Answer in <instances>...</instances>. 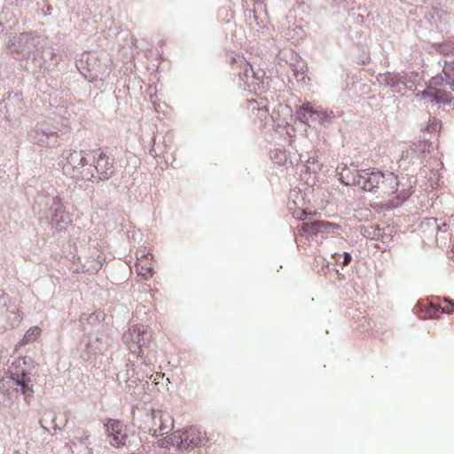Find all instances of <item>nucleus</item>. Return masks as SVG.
<instances>
[{"mask_svg": "<svg viewBox=\"0 0 454 454\" xmlns=\"http://www.w3.org/2000/svg\"><path fill=\"white\" fill-rule=\"evenodd\" d=\"M82 167H84L86 164H87V159L85 157H81L80 159V163H79Z\"/></svg>", "mask_w": 454, "mask_h": 454, "instance_id": "6ab92c4d", "label": "nucleus"}, {"mask_svg": "<svg viewBox=\"0 0 454 454\" xmlns=\"http://www.w3.org/2000/svg\"><path fill=\"white\" fill-rule=\"evenodd\" d=\"M42 330L38 326L30 327L25 333L21 342L23 345L35 341L39 338Z\"/></svg>", "mask_w": 454, "mask_h": 454, "instance_id": "ddd939ff", "label": "nucleus"}, {"mask_svg": "<svg viewBox=\"0 0 454 454\" xmlns=\"http://www.w3.org/2000/svg\"><path fill=\"white\" fill-rule=\"evenodd\" d=\"M429 221H432L434 223H436V220L435 219H430Z\"/></svg>", "mask_w": 454, "mask_h": 454, "instance_id": "4be33fe9", "label": "nucleus"}, {"mask_svg": "<svg viewBox=\"0 0 454 454\" xmlns=\"http://www.w3.org/2000/svg\"><path fill=\"white\" fill-rule=\"evenodd\" d=\"M323 228H337V224L327 221L303 223L301 224V231L308 234H317L323 232Z\"/></svg>", "mask_w": 454, "mask_h": 454, "instance_id": "6e6552de", "label": "nucleus"}, {"mask_svg": "<svg viewBox=\"0 0 454 454\" xmlns=\"http://www.w3.org/2000/svg\"><path fill=\"white\" fill-rule=\"evenodd\" d=\"M105 426L109 442L112 446L120 448L127 444L129 442V430L122 421L107 419Z\"/></svg>", "mask_w": 454, "mask_h": 454, "instance_id": "20e7f679", "label": "nucleus"}, {"mask_svg": "<svg viewBox=\"0 0 454 454\" xmlns=\"http://www.w3.org/2000/svg\"><path fill=\"white\" fill-rule=\"evenodd\" d=\"M351 255L349 253H344V259H343V262L342 264L345 266V265H348L350 262H351Z\"/></svg>", "mask_w": 454, "mask_h": 454, "instance_id": "f3484780", "label": "nucleus"}, {"mask_svg": "<svg viewBox=\"0 0 454 454\" xmlns=\"http://www.w3.org/2000/svg\"><path fill=\"white\" fill-rule=\"evenodd\" d=\"M437 228H438V230H440V231H441V230H442V231H447L448 225H447L446 223H443V224H442V227H437Z\"/></svg>", "mask_w": 454, "mask_h": 454, "instance_id": "aec40b11", "label": "nucleus"}, {"mask_svg": "<svg viewBox=\"0 0 454 454\" xmlns=\"http://www.w3.org/2000/svg\"><path fill=\"white\" fill-rule=\"evenodd\" d=\"M129 338H130L131 340L139 345L141 340L140 328L137 326H133L132 328H130L128 333L124 335V339L127 343L129 342Z\"/></svg>", "mask_w": 454, "mask_h": 454, "instance_id": "4468645a", "label": "nucleus"}, {"mask_svg": "<svg viewBox=\"0 0 454 454\" xmlns=\"http://www.w3.org/2000/svg\"><path fill=\"white\" fill-rule=\"evenodd\" d=\"M161 441V445L166 448L173 447L182 451H192L205 446L209 442V437L200 427L190 426L174 431Z\"/></svg>", "mask_w": 454, "mask_h": 454, "instance_id": "f03ea898", "label": "nucleus"}, {"mask_svg": "<svg viewBox=\"0 0 454 454\" xmlns=\"http://www.w3.org/2000/svg\"><path fill=\"white\" fill-rule=\"evenodd\" d=\"M95 168L100 180L108 179L115 170L114 160L105 152L99 153L95 163Z\"/></svg>", "mask_w": 454, "mask_h": 454, "instance_id": "423d86ee", "label": "nucleus"}, {"mask_svg": "<svg viewBox=\"0 0 454 454\" xmlns=\"http://www.w3.org/2000/svg\"><path fill=\"white\" fill-rule=\"evenodd\" d=\"M316 212H307L305 210H301L299 214H297L296 217L299 220L304 221L308 218V216H313L316 215Z\"/></svg>", "mask_w": 454, "mask_h": 454, "instance_id": "dca6fc26", "label": "nucleus"}, {"mask_svg": "<svg viewBox=\"0 0 454 454\" xmlns=\"http://www.w3.org/2000/svg\"><path fill=\"white\" fill-rule=\"evenodd\" d=\"M442 76L433 77L427 89L416 96L427 99L430 103L450 104L454 100L452 91L454 90V62L446 64L443 67Z\"/></svg>", "mask_w": 454, "mask_h": 454, "instance_id": "f257e3e1", "label": "nucleus"}, {"mask_svg": "<svg viewBox=\"0 0 454 454\" xmlns=\"http://www.w3.org/2000/svg\"><path fill=\"white\" fill-rule=\"evenodd\" d=\"M398 189V179L394 173H387L383 175V181L379 184V188L375 190V194L378 198L387 200L390 205L395 206L398 202L395 203L392 196H394Z\"/></svg>", "mask_w": 454, "mask_h": 454, "instance_id": "39448f33", "label": "nucleus"}, {"mask_svg": "<svg viewBox=\"0 0 454 454\" xmlns=\"http://www.w3.org/2000/svg\"><path fill=\"white\" fill-rule=\"evenodd\" d=\"M450 258L454 260V243L452 244V247L450 250Z\"/></svg>", "mask_w": 454, "mask_h": 454, "instance_id": "412c9836", "label": "nucleus"}, {"mask_svg": "<svg viewBox=\"0 0 454 454\" xmlns=\"http://www.w3.org/2000/svg\"><path fill=\"white\" fill-rule=\"evenodd\" d=\"M421 307H425V317L436 318L440 314L451 313L453 309H446L434 303L420 304Z\"/></svg>", "mask_w": 454, "mask_h": 454, "instance_id": "9d476101", "label": "nucleus"}, {"mask_svg": "<svg viewBox=\"0 0 454 454\" xmlns=\"http://www.w3.org/2000/svg\"><path fill=\"white\" fill-rule=\"evenodd\" d=\"M351 170L343 168L340 172V180L346 185H357L364 191L375 194V190L379 188V184L383 181V173L374 169H362L356 171L355 175L350 176Z\"/></svg>", "mask_w": 454, "mask_h": 454, "instance_id": "7ed1b4c3", "label": "nucleus"}, {"mask_svg": "<svg viewBox=\"0 0 454 454\" xmlns=\"http://www.w3.org/2000/svg\"><path fill=\"white\" fill-rule=\"evenodd\" d=\"M147 256L145 260L138 259L136 263V269L139 275L144 276L145 278L153 276V264L152 262H147Z\"/></svg>", "mask_w": 454, "mask_h": 454, "instance_id": "f8f14e48", "label": "nucleus"}, {"mask_svg": "<svg viewBox=\"0 0 454 454\" xmlns=\"http://www.w3.org/2000/svg\"><path fill=\"white\" fill-rule=\"evenodd\" d=\"M64 215L65 212L63 210L57 209L53 215L52 221L59 225L60 224V223L64 222Z\"/></svg>", "mask_w": 454, "mask_h": 454, "instance_id": "2eb2a0df", "label": "nucleus"}, {"mask_svg": "<svg viewBox=\"0 0 454 454\" xmlns=\"http://www.w3.org/2000/svg\"><path fill=\"white\" fill-rule=\"evenodd\" d=\"M300 117L303 121H308L309 119H312L314 115L322 119L325 116V113L314 109L310 104L303 105L299 112Z\"/></svg>", "mask_w": 454, "mask_h": 454, "instance_id": "9b49d317", "label": "nucleus"}, {"mask_svg": "<svg viewBox=\"0 0 454 454\" xmlns=\"http://www.w3.org/2000/svg\"><path fill=\"white\" fill-rule=\"evenodd\" d=\"M340 226L337 224V228H323V232H327V233H330V232H333V231L335 229H339Z\"/></svg>", "mask_w": 454, "mask_h": 454, "instance_id": "a211bd4d", "label": "nucleus"}, {"mask_svg": "<svg viewBox=\"0 0 454 454\" xmlns=\"http://www.w3.org/2000/svg\"><path fill=\"white\" fill-rule=\"evenodd\" d=\"M13 380L16 385L21 387V393L24 395L26 400L33 396L34 390L31 385L32 380L27 373L17 375Z\"/></svg>", "mask_w": 454, "mask_h": 454, "instance_id": "1a4fd4ad", "label": "nucleus"}, {"mask_svg": "<svg viewBox=\"0 0 454 454\" xmlns=\"http://www.w3.org/2000/svg\"><path fill=\"white\" fill-rule=\"evenodd\" d=\"M153 420L154 425L158 426V430L160 434H164L165 431L171 429L174 425L173 418L168 413L160 411L153 412Z\"/></svg>", "mask_w": 454, "mask_h": 454, "instance_id": "0eeeda50", "label": "nucleus"}]
</instances>
